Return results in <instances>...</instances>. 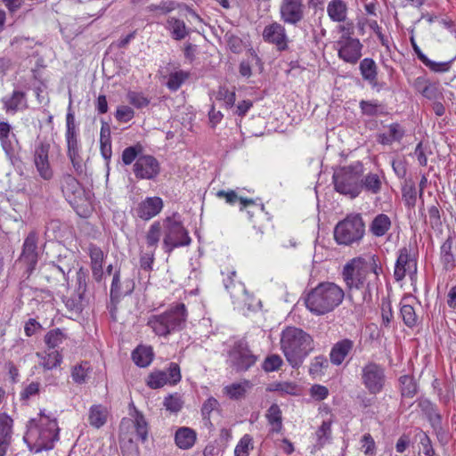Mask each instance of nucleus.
<instances>
[{
  "instance_id": "nucleus-28",
  "label": "nucleus",
  "mask_w": 456,
  "mask_h": 456,
  "mask_svg": "<svg viewBox=\"0 0 456 456\" xmlns=\"http://www.w3.org/2000/svg\"><path fill=\"white\" fill-rule=\"evenodd\" d=\"M216 196L218 199L224 200L225 202L229 205H240V210L243 211L244 209L256 206L255 200L252 199H248L244 197H240L237 194V192L233 190H220L216 191Z\"/></svg>"
},
{
  "instance_id": "nucleus-42",
  "label": "nucleus",
  "mask_w": 456,
  "mask_h": 456,
  "mask_svg": "<svg viewBox=\"0 0 456 456\" xmlns=\"http://www.w3.org/2000/svg\"><path fill=\"white\" fill-rule=\"evenodd\" d=\"M133 418L136 436L142 443H145L148 440L149 436L148 422L146 421L143 414L137 410L134 411Z\"/></svg>"
},
{
  "instance_id": "nucleus-23",
  "label": "nucleus",
  "mask_w": 456,
  "mask_h": 456,
  "mask_svg": "<svg viewBox=\"0 0 456 456\" xmlns=\"http://www.w3.org/2000/svg\"><path fill=\"white\" fill-rule=\"evenodd\" d=\"M1 102L4 110L11 114L25 110L28 107L27 94L20 90H13L11 95L3 97Z\"/></svg>"
},
{
  "instance_id": "nucleus-51",
  "label": "nucleus",
  "mask_w": 456,
  "mask_h": 456,
  "mask_svg": "<svg viewBox=\"0 0 456 456\" xmlns=\"http://www.w3.org/2000/svg\"><path fill=\"white\" fill-rule=\"evenodd\" d=\"M142 151V147L140 144H136L134 146L126 147L122 151V162L124 165L128 166L132 164L134 161L135 162L136 159L141 156L140 154Z\"/></svg>"
},
{
  "instance_id": "nucleus-63",
  "label": "nucleus",
  "mask_w": 456,
  "mask_h": 456,
  "mask_svg": "<svg viewBox=\"0 0 456 456\" xmlns=\"http://www.w3.org/2000/svg\"><path fill=\"white\" fill-rule=\"evenodd\" d=\"M381 318H382V324L385 327H389L390 323L394 318V314H393L391 303L387 299L382 300Z\"/></svg>"
},
{
  "instance_id": "nucleus-43",
  "label": "nucleus",
  "mask_w": 456,
  "mask_h": 456,
  "mask_svg": "<svg viewBox=\"0 0 456 456\" xmlns=\"http://www.w3.org/2000/svg\"><path fill=\"white\" fill-rule=\"evenodd\" d=\"M91 367L88 362H82L71 369V378L74 383L83 385L86 383Z\"/></svg>"
},
{
  "instance_id": "nucleus-21",
  "label": "nucleus",
  "mask_w": 456,
  "mask_h": 456,
  "mask_svg": "<svg viewBox=\"0 0 456 456\" xmlns=\"http://www.w3.org/2000/svg\"><path fill=\"white\" fill-rule=\"evenodd\" d=\"M262 35L265 42L275 45L280 51L285 50L288 46L286 29L276 21L265 26Z\"/></svg>"
},
{
  "instance_id": "nucleus-56",
  "label": "nucleus",
  "mask_w": 456,
  "mask_h": 456,
  "mask_svg": "<svg viewBox=\"0 0 456 456\" xmlns=\"http://www.w3.org/2000/svg\"><path fill=\"white\" fill-rule=\"evenodd\" d=\"M126 98L128 102L137 109H142L150 104V100L142 93L129 91Z\"/></svg>"
},
{
  "instance_id": "nucleus-6",
  "label": "nucleus",
  "mask_w": 456,
  "mask_h": 456,
  "mask_svg": "<svg viewBox=\"0 0 456 456\" xmlns=\"http://www.w3.org/2000/svg\"><path fill=\"white\" fill-rule=\"evenodd\" d=\"M160 237L163 235L162 248L170 255L177 248L189 246L191 239L184 227L182 217L178 212L166 216L159 221Z\"/></svg>"
},
{
  "instance_id": "nucleus-26",
  "label": "nucleus",
  "mask_w": 456,
  "mask_h": 456,
  "mask_svg": "<svg viewBox=\"0 0 456 456\" xmlns=\"http://www.w3.org/2000/svg\"><path fill=\"white\" fill-rule=\"evenodd\" d=\"M359 70L364 81L368 82L372 88L378 86V65L372 58L360 60Z\"/></svg>"
},
{
  "instance_id": "nucleus-2",
  "label": "nucleus",
  "mask_w": 456,
  "mask_h": 456,
  "mask_svg": "<svg viewBox=\"0 0 456 456\" xmlns=\"http://www.w3.org/2000/svg\"><path fill=\"white\" fill-rule=\"evenodd\" d=\"M58 438L59 428L56 419L43 412L28 421L24 436L28 447L35 453L53 449Z\"/></svg>"
},
{
  "instance_id": "nucleus-24",
  "label": "nucleus",
  "mask_w": 456,
  "mask_h": 456,
  "mask_svg": "<svg viewBox=\"0 0 456 456\" xmlns=\"http://www.w3.org/2000/svg\"><path fill=\"white\" fill-rule=\"evenodd\" d=\"M354 343L349 338H344L335 343L330 352V362L339 366L345 361L346 357L353 350Z\"/></svg>"
},
{
  "instance_id": "nucleus-3",
  "label": "nucleus",
  "mask_w": 456,
  "mask_h": 456,
  "mask_svg": "<svg viewBox=\"0 0 456 456\" xmlns=\"http://www.w3.org/2000/svg\"><path fill=\"white\" fill-rule=\"evenodd\" d=\"M281 349L292 368H298L314 350L313 337L297 327H287L281 334Z\"/></svg>"
},
{
  "instance_id": "nucleus-22",
  "label": "nucleus",
  "mask_w": 456,
  "mask_h": 456,
  "mask_svg": "<svg viewBox=\"0 0 456 456\" xmlns=\"http://www.w3.org/2000/svg\"><path fill=\"white\" fill-rule=\"evenodd\" d=\"M65 140L67 143V152L81 151L79 130L76 125L75 116L70 110V106L66 115Z\"/></svg>"
},
{
  "instance_id": "nucleus-49",
  "label": "nucleus",
  "mask_w": 456,
  "mask_h": 456,
  "mask_svg": "<svg viewBox=\"0 0 456 456\" xmlns=\"http://www.w3.org/2000/svg\"><path fill=\"white\" fill-rule=\"evenodd\" d=\"M189 77V73L183 70L172 72L168 76L166 83L167 87L171 91H177L185 80Z\"/></svg>"
},
{
  "instance_id": "nucleus-17",
  "label": "nucleus",
  "mask_w": 456,
  "mask_h": 456,
  "mask_svg": "<svg viewBox=\"0 0 456 456\" xmlns=\"http://www.w3.org/2000/svg\"><path fill=\"white\" fill-rule=\"evenodd\" d=\"M50 144L40 142L35 149L34 165L39 176L49 181L53 176V171L49 161Z\"/></svg>"
},
{
  "instance_id": "nucleus-40",
  "label": "nucleus",
  "mask_w": 456,
  "mask_h": 456,
  "mask_svg": "<svg viewBox=\"0 0 456 456\" xmlns=\"http://www.w3.org/2000/svg\"><path fill=\"white\" fill-rule=\"evenodd\" d=\"M250 387L248 381L232 383L224 387V395L232 400H240L245 397L247 389Z\"/></svg>"
},
{
  "instance_id": "nucleus-36",
  "label": "nucleus",
  "mask_w": 456,
  "mask_h": 456,
  "mask_svg": "<svg viewBox=\"0 0 456 456\" xmlns=\"http://www.w3.org/2000/svg\"><path fill=\"white\" fill-rule=\"evenodd\" d=\"M153 357V348L151 346L139 345L132 352V360L141 368L149 366L151 363Z\"/></svg>"
},
{
  "instance_id": "nucleus-44",
  "label": "nucleus",
  "mask_w": 456,
  "mask_h": 456,
  "mask_svg": "<svg viewBox=\"0 0 456 456\" xmlns=\"http://www.w3.org/2000/svg\"><path fill=\"white\" fill-rule=\"evenodd\" d=\"M66 339V333L60 328L49 330L44 338V341L49 349L59 347Z\"/></svg>"
},
{
  "instance_id": "nucleus-31",
  "label": "nucleus",
  "mask_w": 456,
  "mask_h": 456,
  "mask_svg": "<svg viewBox=\"0 0 456 456\" xmlns=\"http://www.w3.org/2000/svg\"><path fill=\"white\" fill-rule=\"evenodd\" d=\"M404 130L398 123H392L387 127V132L378 134L377 141L383 145H391L395 142H400L404 136Z\"/></svg>"
},
{
  "instance_id": "nucleus-9",
  "label": "nucleus",
  "mask_w": 456,
  "mask_h": 456,
  "mask_svg": "<svg viewBox=\"0 0 456 456\" xmlns=\"http://www.w3.org/2000/svg\"><path fill=\"white\" fill-rule=\"evenodd\" d=\"M365 225L359 214L348 215L334 228V239L339 245L349 246L358 243L363 238Z\"/></svg>"
},
{
  "instance_id": "nucleus-1",
  "label": "nucleus",
  "mask_w": 456,
  "mask_h": 456,
  "mask_svg": "<svg viewBox=\"0 0 456 456\" xmlns=\"http://www.w3.org/2000/svg\"><path fill=\"white\" fill-rule=\"evenodd\" d=\"M380 272L382 267L376 256H372L370 261L362 257H355L346 264L342 276L350 291L362 289V300L369 302L371 300L372 290Z\"/></svg>"
},
{
  "instance_id": "nucleus-19",
  "label": "nucleus",
  "mask_w": 456,
  "mask_h": 456,
  "mask_svg": "<svg viewBox=\"0 0 456 456\" xmlns=\"http://www.w3.org/2000/svg\"><path fill=\"white\" fill-rule=\"evenodd\" d=\"M164 208V201L160 197H146L138 203L135 212L136 216L143 220L149 221L157 216Z\"/></svg>"
},
{
  "instance_id": "nucleus-29",
  "label": "nucleus",
  "mask_w": 456,
  "mask_h": 456,
  "mask_svg": "<svg viewBox=\"0 0 456 456\" xmlns=\"http://www.w3.org/2000/svg\"><path fill=\"white\" fill-rule=\"evenodd\" d=\"M360 193L364 191L370 194H378L382 188V179L379 174L369 172L360 178Z\"/></svg>"
},
{
  "instance_id": "nucleus-55",
  "label": "nucleus",
  "mask_w": 456,
  "mask_h": 456,
  "mask_svg": "<svg viewBox=\"0 0 456 456\" xmlns=\"http://www.w3.org/2000/svg\"><path fill=\"white\" fill-rule=\"evenodd\" d=\"M216 100L224 102L227 108H231L234 105L236 100L235 91L222 86L218 89Z\"/></svg>"
},
{
  "instance_id": "nucleus-46",
  "label": "nucleus",
  "mask_w": 456,
  "mask_h": 456,
  "mask_svg": "<svg viewBox=\"0 0 456 456\" xmlns=\"http://www.w3.org/2000/svg\"><path fill=\"white\" fill-rule=\"evenodd\" d=\"M330 363L326 356L320 354L314 357L310 362L309 373L313 377H321L325 374Z\"/></svg>"
},
{
  "instance_id": "nucleus-45",
  "label": "nucleus",
  "mask_w": 456,
  "mask_h": 456,
  "mask_svg": "<svg viewBox=\"0 0 456 456\" xmlns=\"http://www.w3.org/2000/svg\"><path fill=\"white\" fill-rule=\"evenodd\" d=\"M400 315L403 323L408 328H413L418 324V315L413 306L405 303L403 300L400 303Z\"/></svg>"
},
{
  "instance_id": "nucleus-14",
  "label": "nucleus",
  "mask_w": 456,
  "mask_h": 456,
  "mask_svg": "<svg viewBox=\"0 0 456 456\" xmlns=\"http://www.w3.org/2000/svg\"><path fill=\"white\" fill-rule=\"evenodd\" d=\"M417 274V258L411 254L410 247H403L398 250L394 270V277L397 281H403L406 275L412 280Z\"/></svg>"
},
{
  "instance_id": "nucleus-4",
  "label": "nucleus",
  "mask_w": 456,
  "mask_h": 456,
  "mask_svg": "<svg viewBox=\"0 0 456 456\" xmlns=\"http://www.w3.org/2000/svg\"><path fill=\"white\" fill-rule=\"evenodd\" d=\"M344 290L336 283L324 281L312 289L305 297L306 308L315 315L332 312L343 302Z\"/></svg>"
},
{
  "instance_id": "nucleus-39",
  "label": "nucleus",
  "mask_w": 456,
  "mask_h": 456,
  "mask_svg": "<svg viewBox=\"0 0 456 456\" xmlns=\"http://www.w3.org/2000/svg\"><path fill=\"white\" fill-rule=\"evenodd\" d=\"M359 107L362 115L369 117L383 116L387 114L385 106L378 100H362Z\"/></svg>"
},
{
  "instance_id": "nucleus-52",
  "label": "nucleus",
  "mask_w": 456,
  "mask_h": 456,
  "mask_svg": "<svg viewBox=\"0 0 456 456\" xmlns=\"http://www.w3.org/2000/svg\"><path fill=\"white\" fill-rule=\"evenodd\" d=\"M453 61L454 59H452L448 61L437 62L431 61L427 56L426 59L423 60L422 63L435 73H445L451 69L452 63L453 62Z\"/></svg>"
},
{
  "instance_id": "nucleus-35",
  "label": "nucleus",
  "mask_w": 456,
  "mask_h": 456,
  "mask_svg": "<svg viewBox=\"0 0 456 456\" xmlns=\"http://www.w3.org/2000/svg\"><path fill=\"white\" fill-rule=\"evenodd\" d=\"M126 286L127 289L123 293L121 291L120 271H116L112 278L110 292V300L113 304H118L123 295H128L133 291L134 282L132 281H126Z\"/></svg>"
},
{
  "instance_id": "nucleus-37",
  "label": "nucleus",
  "mask_w": 456,
  "mask_h": 456,
  "mask_svg": "<svg viewBox=\"0 0 456 456\" xmlns=\"http://www.w3.org/2000/svg\"><path fill=\"white\" fill-rule=\"evenodd\" d=\"M391 227L390 217L386 214H379L370 224V232L376 237L384 236Z\"/></svg>"
},
{
  "instance_id": "nucleus-32",
  "label": "nucleus",
  "mask_w": 456,
  "mask_h": 456,
  "mask_svg": "<svg viewBox=\"0 0 456 456\" xmlns=\"http://www.w3.org/2000/svg\"><path fill=\"white\" fill-rule=\"evenodd\" d=\"M100 151L101 155L107 162V166H109L112 156L110 127L109 124L103 120L102 121L100 132Z\"/></svg>"
},
{
  "instance_id": "nucleus-53",
  "label": "nucleus",
  "mask_w": 456,
  "mask_h": 456,
  "mask_svg": "<svg viewBox=\"0 0 456 456\" xmlns=\"http://www.w3.org/2000/svg\"><path fill=\"white\" fill-rule=\"evenodd\" d=\"M168 384L165 370H157L151 372L147 379V385L152 389H157Z\"/></svg>"
},
{
  "instance_id": "nucleus-11",
  "label": "nucleus",
  "mask_w": 456,
  "mask_h": 456,
  "mask_svg": "<svg viewBox=\"0 0 456 456\" xmlns=\"http://www.w3.org/2000/svg\"><path fill=\"white\" fill-rule=\"evenodd\" d=\"M160 242L159 220L154 221L144 236V244L140 248V266L145 271L152 270L155 253Z\"/></svg>"
},
{
  "instance_id": "nucleus-62",
  "label": "nucleus",
  "mask_w": 456,
  "mask_h": 456,
  "mask_svg": "<svg viewBox=\"0 0 456 456\" xmlns=\"http://www.w3.org/2000/svg\"><path fill=\"white\" fill-rule=\"evenodd\" d=\"M67 155L72 164V167L77 175H81L85 172V165L80 151L67 152Z\"/></svg>"
},
{
  "instance_id": "nucleus-13",
  "label": "nucleus",
  "mask_w": 456,
  "mask_h": 456,
  "mask_svg": "<svg viewBox=\"0 0 456 456\" xmlns=\"http://www.w3.org/2000/svg\"><path fill=\"white\" fill-rule=\"evenodd\" d=\"M37 243L38 233L36 231H31L24 240L22 250L18 259L28 275L36 269L38 262Z\"/></svg>"
},
{
  "instance_id": "nucleus-38",
  "label": "nucleus",
  "mask_w": 456,
  "mask_h": 456,
  "mask_svg": "<svg viewBox=\"0 0 456 456\" xmlns=\"http://www.w3.org/2000/svg\"><path fill=\"white\" fill-rule=\"evenodd\" d=\"M108 411L101 405L95 404L91 406L89 410L88 421L90 425L95 428H100L107 422Z\"/></svg>"
},
{
  "instance_id": "nucleus-27",
  "label": "nucleus",
  "mask_w": 456,
  "mask_h": 456,
  "mask_svg": "<svg viewBox=\"0 0 456 456\" xmlns=\"http://www.w3.org/2000/svg\"><path fill=\"white\" fill-rule=\"evenodd\" d=\"M165 28L169 32L170 37L176 41L183 40L191 31L183 20L173 16L167 19Z\"/></svg>"
},
{
  "instance_id": "nucleus-20",
  "label": "nucleus",
  "mask_w": 456,
  "mask_h": 456,
  "mask_svg": "<svg viewBox=\"0 0 456 456\" xmlns=\"http://www.w3.org/2000/svg\"><path fill=\"white\" fill-rule=\"evenodd\" d=\"M61 191L66 200L71 204H78L85 191L76 177L71 175H64L61 179Z\"/></svg>"
},
{
  "instance_id": "nucleus-64",
  "label": "nucleus",
  "mask_w": 456,
  "mask_h": 456,
  "mask_svg": "<svg viewBox=\"0 0 456 456\" xmlns=\"http://www.w3.org/2000/svg\"><path fill=\"white\" fill-rule=\"evenodd\" d=\"M282 364V359L278 354H272L265 358L263 362V369L267 371H275L277 370Z\"/></svg>"
},
{
  "instance_id": "nucleus-10",
  "label": "nucleus",
  "mask_w": 456,
  "mask_h": 456,
  "mask_svg": "<svg viewBox=\"0 0 456 456\" xmlns=\"http://www.w3.org/2000/svg\"><path fill=\"white\" fill-rule=\"evenodd\" d=\"M360 380L370 395H376L386 387V368L374 361H368L361 368Z\"/></svg>"
},
{
  "instance_id": "nucleus-12",
  "label": "nucleus",
  "mask_w": 456,
  "mask_h": 456,
  "mask_svg": "<svg viewBox=\"0 0 456 456\" xmlns=\"http://www.w3.org/2000/svg\"><path fill=\"white\" fill-rule=\"evenodd\" d=\"M257 357L249 350L248 342L240 339L234 343L229 352L231 366L236 371H246L256 362Z\"/></svg>"
},
{
  "instance_id": "nucleus-47",
  "label": "nucleus",
  "mask_w": 456,
  "mask_h": 456,
  "mask_svg": "<svg viewBox=\"0 0 456 456\" xmlns=\"http://www.w3.org/2000/svg\"><path fill=\"white\" fill-rule=\"evenodd\" d=\"M401 395L403 398H412L417 394V383L413 377L403 375L399 379Z\"/></svg>"
},
{
  "instance_id": "nucleus-57",
  "label": "nucleus",
  "mask_w": 456,
  "mask_h": 456,
  "mask_svg": "<svg viewBox=\"0 0 456 456\" xmlns=\"http://www.w3.org/2000/svg\"><path fill=\"white\" fill-rule=\"evenodd\" d=\"M176 8L174 1H161L159 4H151L146 7L148 12H159L161 14H167Z\"/></svg>"
},
{
  "instance_id": "nucleus-61",
  "label": "nucleus",
  "mask_w": 456,
  "mask_h": 456,
  "mask_svg": "<svg viewBox=\"0 0 456 456\" xmlns=\"http://www.w3.org/2000/svg\"><path fill=\"white\" fill-rule=\"evenodd\" d=\"M168 384L175 385L181 380V370L180 367L175 362H170L168 368L165 370Z\"/></svg>"
},
{
  "instance_id": "nucleus-33",
  "label": "nucleus",
  "mask_w": 456,
  "mask_h": 456,
  "mask_svg": "<svg viewBox=\"0 0 456 456\" xmlns=\"http://www.w3.org/2000/svg\"><path fill=\"white\" fill-rule=\"evenodd\" d=\"M452 249V238L448 237L440 247V261L446 272L452 271L456 267V259Z\"/></svg>"
},
{
  "instance_id": "nucleus-5",
  "label": "nucleus",
  "mask_w": 456,
  "mask_h": 456,
  "mask_svg": "<svg viewBox=\"0 0 456 456\" xmlns=\"http://www.w3.org/2000/svg\"><path fill=\"white\" fill-rule=\"evenodd\" d=\"M187 319L186 305L183 303H175L166 311L150 315L146 325L156 336L167 338L183 330L186 327Z\"/></svg>"
},
{
  "instance_id": "nucleus-8",
  "label": "nucleus",
  "mask_w": 456,
  "mask_h": 456,
  "mask_svg": "<svg viewBox=\"0 0 456 456\" xmlns=\"http://www.w3.org/2000/svg\"><path fill=\"white\" fill-rule=\"evenodd\" d=\"M351 25V23H347L336 27V30L341 36L334 42V49L341 61L355 65L362 56L363 45L358 38L353 37L354 31Z\"/></svg>"
},
{
  "instance_id": "nucleus-16",
  "label": "nucleus",
  "mask_w": 456,
  "mask_h": 456,
  "mask_svg": "<svg viewBox=\"0 0 456 456\" xmlns=\"http://www.w3.org/2000/svg\"><path fill=\"white\" fill-rule=\"evenodd\" d=\"M133 170L137 179L153 180L160 173V164L151 155H141L134 162Z\"/></svg>"
},
{
  "instance_id": "nucleus-34",
  "label": "nucleus",
  "mask_w": 456,
  "mask_h": 456,
  "mask_svg": "<svg viewBox=\"0 0 456 456\" xmlns=\"http://www.w3.org/2000/svg\"><path fill=\"white\" fill-rule=\"evenodd\" d=\"M196 432L186 427L178 428L175 435V444L182 450L191 448L196 442Z\"/></svg>"
},
{
  "instance_id": "nucleus-54",
  "label": "nucleus",
  "mask_w": 456,
  "mask_h": 456,
  "mask_svg": "<svg viewBox=\"0 0 456 456\" xmlns=\"http://www.w3.org/2000/svg\"><path fill=\"white\" fill-rule=\"evenodd\" d=\"M219 403L214 397H209L204 402L201 407V414L206 426L212 425L210 421V415L213 411L217 409Z\"/></svg>"
},
{
  "instance_id": "nucleus-41",
  "label": "nucleus",
  "mask_w": 456,
  "mask_h": 456,
  "mask_svg": "<svg viewBox=\"0 0 456 456\" xmlns=\"http://www.w3.org/2000/svg\"><path fill=\"white\" fill-rule=\"evenodd\" d=\"M268 423L272 426V432L279 433L282 428V415L278 404H272L265 414Z\"/></svg>"
},
{
  "instance_id": "nucleus-30",
  "label": "nucleus",
  "mask_w": 456,
  "mask_h": 456,
  "mask_svg": "<svg viewBox=\"0 0 456 456\" xmlns=\"http://www.w3.org/2000/svg\"><path fill=\"white\" fill-rule=\"evenodd\" d=\"M36 355L39 359V365L46 370L59 367L63 360L62 354L59 350L37 352Z\"/></svg>"
},
{
  "instance_id": "nucleus-60",
  "label": "nucleus",
  "mask_w": 456,
  "mask_h": 456,
  "mask_svg": "<svg viewBox=\"0 0 456 456\" xmlns=\"http://www.w3.org/2000/svg\"><path fill=\"white\" fill-rule=\"evenodd\" d=\"M87 252L91 260V266L103 264L104 253L102 248L93 243L89 244Z\"/></svg>"
},
{
  "instance_id": "nucleus-7",
  "label": "nucleus",
  "mask_w": 456,
  "mask_h": 456,
  "mask_svg": "<svg viewBox=\"0 0 456 456\" xmlns=\"http://www.w3.org/2000/svg\"><path fill=\"white\" fill-rule=\"evenodd\" d=\"M363 174V165L355 161L348 166L334 170L332 181L337 192L354 199L360 195V178Z\"/></svg>"
},
{
  "instance_id": "nucleus-50",
  "label": "nucleus",
  "mask_w": 456,
  "mask_h": 456,
  "mask_svg": "<svg viewBox=\"0 0 456 456\" xmlns=\"http://www.w3.org/2000/svg\"><path fill=\"white\" fill-rule=\"evenodd\" d=\"M253 439L251 436L244 435L234 449V456H248L249 452L253 450Z\"/></svg>"
},
{
  "instance_id": "nucleus-18",
  "label": "nucleus",
  "mask_w": 456,
  "mask_h": 456,
  "mask_svg": "<svg viewBox=\"0 0 456 456\" xmlns=\"http://www.w3.org/2000/svg\"><path fill=\"white\" fill-rule=\"evenodd\" d=\"M71 268L67 270L53 262L46 264L42 271V277L54 287H63L69 289V273Z\"/></svg>"
},
{
  "instance_id": "nucleus-25",
  "label": "nucleus",
  "mask_w": 456,
  "mask_h": 456,
  "mask_svg": "<svg viewBox=\"0 0 456 456\" xmlns=\"http://www.w3.org/2000/svg\"><path fill=\"white\" fill-rule=\"evenodd\" d=\"M326 12L329 19L332 22L343 24L348 15V5L344 0H330L326 7Z\"/></svg>"
},
{
  "instance_id": "nucleus-48",
  "label": "nucleus",
  "mask_w": 456,
  "mask_h": 456,
  "mask_svg": "<svg viewBox=\"0 0 456 456\" xmlns=\"http://www.w3.org/2000/svg\"><path fill=\"white\" fill-rule=\"evenodd\" d=\"M83 297L84 295L75 291L74 295L63 297L62 301L69 312L78 314L83 310Z\"/></svg>"
},
{
  "instance_id": "nucleus-59",
  "label": "nucleus",
  "mask_w": 456,
  "mask_h": 456,
  "mask_svg": "<svg viewBox=\"0 0 456 456\" xmlns=\"http://www.w3.org/2000/svg\"><path fill=\"white\" fill-rule=\"evenodd\" d=\"M403 200L406 207L410 208L415 207L417 201V190L413 183L403 188Z\"/></svg>"
},
{
  "instance_id": "nucleus-15",
  "label": "nucleus",
  "mask_w": 456,
  "mask_h": 456,
  "mask_svg": "<svg viewBox=\"0 0 456 456\" xmlns=\"http://www.w3.org/2000/svg\"><path fill=\"white\" fill-rule=\"evenodd\" d=\"M280 15L285 24L297 26L305 16L304 0H281Z\"/></svg>"
},
{
  "instance_id": "nucleus-58",
  "label": "nucleus",
  "mask_w": 456,
  "mask_h": 456,
  "mask_svg": "<svg viewBox=\"0 0 456 456\" xmlns=\"http://www.w3.org/2000/svg\"><path fill=\"white\" fill-rule=\"evenodd\" d=\"M183 401L181 397L178 395H169L168 396L165 397L163 405L165 408L171 411V412H178L183 408Z\"/></svg>"
}]
</instances>
